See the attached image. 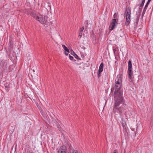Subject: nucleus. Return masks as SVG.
I'll use <instances>...</instances> for the list:
<instances>
[{"label": "nucleus", "mask_w": 153, "mask_h": 153, "mask_svg": "<svg viewBox=\"0 0 153 153\" xmlns=\"http://www.w3.org/2000/svg\"><path fill=\"white\" fill-rule=\"evenodd\" d=\"M145 1V0H141V1Z\"/></svg>", "instance_id": "obj_28"}, {"label": "nucleus", "mask_w": 153, "mask_h": 153, "mask_svg": "<svg viewBox=\"0 0 153 153\" xmlns=\"http://www.w3.org/2000/svg\"><path fill=\"white\" fill-rule=\"evenodd\" d=\"M82 32H80H80H79V36H80V38H81L82 37Z\"/></svg>", "instance_id": "obj_17"}, {"label": "nucleus", "mask_w": 153, "mask_h": 153, "mask_svg": "<svg viewBox=\"0 0 153 153\" xmlns=\"http://www.w3.org/2000/svg\"><path fill=\"white\" fill-rule=\"evenodd\" d=\"M47 16L40 15L38 16L37 20L39 21L42 24H45L47 22Z\"/></svg>", "instance_id": "obj_3"}, {"label": "nucleus", "mask_w": 153, "mask_h": 153, "mask_svg": "<svg viewBox=\"0 0 153 153\" xmlns=\"http://www.w3.org/2000/svg\"><path fill=\"white\" fill-rule=\"evenodd\" d=\"M145 1H141V3L144 4V3H145Z\"/></svg>", "instance_id": "obj_25"}, {"label": "nucleus", "mask_w": 153, "mask_h": 153, "mask_svg": "<svg viewBox=\"0 0 153 153\" xmlns=\"http://www.w3.org/2000/svg\"><path fill=\"white\" fill-rule=\"evenodd\" d=\"M73 153H79L78 151L76 150H74L73 152Z\"/></svg>", "instance_id": "obj_20"}, {"label": "nucleus", "mask_w": 153, "mask_h": 153, "mask_svg": "<svg viewBox=\"0 0 153 153\" xmlns=\"http://www.w3.org/2000/svg\"><path fill=\"white\" fill-rule=\"evenodd\" d=\"M72 55H74V53L73 52V53H72Z\"/></svg>", "instance_id": "obj_30"}, {"label": "nucleus", "mask_w": 153, "mask_h": 153, "mask_svg": "<svg viewBox=\"0 0 153 153\" xmlns=\"http://www.w3.org/2000/svg\"><path fill=\"white\" fill-rule=\"evenodd\" d=\"M30 15L31 16L35 18L36 20H37V19H38V16H37L35 13L33 12L31 13Z\"/></svg>", "instance_id": "obj_9"}, {"label": "nucleus", "mask_w": 153, "mask_h": 153, "mask_svg": "<svg viewBox=\"0 0 153 153\" xmlns=\"http://www.w3.org/2000/svg\"><path fill=\"white\" fill-rule=\"evenodd\" d=\"M62 47L65 50V51L67 52H69V50L64 45H62Z\"/></svg>", "instance_id": "obj_10"}, {"label": "nucleus", "mask_w": 153, "mask_h": 153, "mask_svg": "<svg viewBox=\"0 0 153 153\" xmlns=\"http://www.w3.org/2000/svg\"><path fill=\"white\" fill-rule=\"evenodd\" d=\"M149 4L146 3V5H145V7H144V8L143 9V10L142 13V18H143V17L144 16V15L145 14V13L146 12V10L147 7H148Z\"/></svg>", "instance_id": "obj_7"}, {"label": "nucleus", "mask_w": 153, "mask_h": 153, "mask_svg": "<svg viewBox=\"0 0 153 153\" xmlns=\"http://www.w3.org/2000/svg\"><path fill=\"white\" fill-rule=\"evenodd\" d=\"M115 58L117 59V58L116 57H115Z\"/></svg>", "instance_id": "obj_32"}, {"label": "nucleus", "mask_w": 153, "mask_h": 153, "mask_svg": "<svg viewBox=\"0 0 153 153\" xmlns=\"http://www.w3.org/2000/svg\"><path fill=\"white\" fill-rule=\"evenodd\" d=\"M73 53H74L73 55L75 58H76L78 60H81V59L79 57L78 55L76 54L74 51H73Z\"/></svg>", "instance_id": "obj_11"}, {"label": "nucleus", "mask_w": 153, "mask_h": 153, "mask_svg": "<svg viewBox=\"0 0 153 153\" xmlns=\"http://www.w3.org/2000/svg\"><path fill=\"white\" fill-rule=\"evenodd\" d=\"M139 16H140V15H139V16H137V20H138L139 19Z\"/></svg>", "instance_id": "obj_27"}, {"label": "nucleus", "mask_w": 153, "mask_h": 153, "mask_svg": "<svg viewBox=\"0 0 153 153\" xmlns=\"http://www.w3.org/2000/svg\"><path fill=\"white\" fill-rule=\"evenodd\" d=\"M69 58L71 60H72L74 59V57L73 56L69 55Z\"/></svg>", "instance_id": "obj_19"}, {"label": "nucleus", "mask_w": 153, "mask_h": 153, "mask_svg": "<svg viewBox=\"0 0 153 153\" xmlns=\"http://www.w3.org/2000/svg\"><path fill=\"white\" fill-rule=\"evenodd\" d=\"M103 66L104 64L103 62H102L100 65L98 70L100 72H102L103 71Z\"/></svg>", "instance_id": "obj_8"}, {"label": "nucleus", "mask_w": 153, "mask_h": 153, "mask_svg": "<svg viewBox=\"0 0 153 153\" xmlns=\"http://www.w3.org/2000/svg\"><path fill=\"white\" fill-rule=\"evenodd\" d=\"M84 27L83 26L82 27L80 28V32H82V31H83V30L84 29Z\"/></svg>", "instance_id": "obj_18"}, {"label": "nucleus", "mask_w": 153, "mask_h": 153, "mask_svg": "<svg viewBox=\"0 0 153 153\" xmlns=\"http://www.w3.org/2000/svg\"><path fill=\"white\" fill-rule=\"evenodd\" d=\"M123 126L124 128H126V125L125 123H122Z\"/></svg>", "instance_id": "obj_14"}, {"label": "nucleus", "mask_w": 153, "mask_h": 153, "mask_svg": "<svg viewBox=\"0 0 153 153\" xmlns=\"http://www.w3.org/2000/svg\"><path fill=\"white\" fill-rule=\"evenodd\" d=\"M117 153V151L116 150H115L114 151V152L113 153Z\"/></svg>", "instance_id": "obj_24"}, {"label": "nucleus", "mask_w": 153, "mask_h": 153, "mask_svg": "<svg viewBox=\"0 0 153 153\" xmlns=\"http://www.w3.org/2000/svg\"><path fill=\"white\" fill-rule=\"evenodd\" d=\"M7 86H5V88H7Z\"/></svg>", "instance_id": "obj_29"}, {"label": "nucleus", "mask_w": 153, "mask_h": 153, "mask_svg": "<svg viewBox=\"0 0 153 153\" xmlns=\"http://www.w3.org/2000/svg\"><path fill=\"white\" fill-rule=\"evenodd\" d=\"M132 64L130 60L128 61V77L129 78L131 79L132 81V76L133 74V73L132 71Z\"/></svg>", "instance_id": "obj_4"}, {"label": "nucleus", "mask_w": 153, "mask_h": 153, "mask_svg": "<svg viewBox=\"0 0 153 153\" xmlns=\"http://www.w3.org/2000/svg\"><path fill=\"white\" fill-rule=\"evenodd\" d=\"M65 55L67 56V55H68V54L67 53H66L65 52Z\"/></svg>", "instance_id": "obj_26"}, {"label": "nucleus", "mask_w": 153, "mask_h": 153, "mask_svg": "<svg viewBox=\"0 0 153 153\" xmlns=\"http://www.w3.org/2000/svg\"><path fill=\"white\" fill-rule=\"evenodd\" d=\"M131 8L129 7L126 8L125 12L126 16L125 24L127 26L129 25L131 21Z\"/></svg>", "instance_id": "obj_2"}, {"label": "nucleus", "mask_w": 153, "mask_h": 153, "mask_svg": "<svg viewBox=\"0 0 153 153\" xmlns=\"http://www.w3.org/2000/svg\"><path fill=\"white\" fill-rule=\"evenodd\" d=\"M101 72H100L99 71H98V74H97V76H98V77L99 78L100 77V76H101Z\"/></svg>", "instance_id": "obj_16"}, {"label": "nucleus", "mask_w": 153, "mask_h": 153, "mask_svg": "<svg viewBox=\"0 0 153 153\" xmlns=\"http://www.w3.org/2000/svg\"><path fill=\"white\" fill-rule=\"evenodd\" d=\"M113 50L114 54H115V52L117 51V48L114 47L113 48Z\"/></svg>", "instance_id": "obj_13"}, {"label": "nucleus", "mask_w": 153, "mask_h": 153, "mask_svg": "<svg viewBox=\"0 0 153 153\" xmlns=\"http://www.w3.org/2000/svg\"><path fill=\"white\" fill-rule=\"evenodd\" d=\"M57 150H58V153H67L66 147L65 146H61L59 149H57Z\"/></svg>", "instance_id": "obj_5"}, {"label": "nucleus", "mask_w": 153, "mask_h": 153, "mask_svg": "<svg viewBox=\"0 0 153 153\" xmlns=\"http://www.w3.org/2000/svg\"><path fill=\"white\" fill-rule=\"evenodd\" d=\"M143 5H144V4L141 3V4H140L139 6L140 7H142L143 6Z\"/></svg>", "instance_id": "obj_21"}, {"label": "nucleus", "mask_w": 153, "mask_h": 153, "mask_svg": "<svg viewBox=\"0 0 153 153\" xmlns=\"http://www.w3.org/2000/svg\"><path fill=\"white\" fill-rule=\"evenodd\" d=\"M5 63V60H4L2 59L1 60L0 62V64L2 66H4V64Z\"/></svg>", "instance_id": "obj_12"}, {"label": "nucleus", "mask_w": 153, "mask_h": 153, "mask_svg": "<svg viewBox=\"0 0 153 153\" xmlns=\"http://www.w3.org/2000/svg\"><path fill=\"white\" fill-rule=\"evenodd\" d=\"M115 84L113 85L111 91L114 92V102L113 105V112L115 114H119L121 115L123 114L126 115L127 108L122 96V77L119 75L115 79Z\"/></svg>", "instance_id": "obj_1"}, {"label": "nucleus", "mask_w": 153, "mask_h": 153, "mask_svg": "<svg viewBox=\"0 0 153 153\" xmlns=\"http://www.w3.org/2000/svg\"><path fill=\"white\" fill-rule=\"evenodd\" d=\"M117 23L116 19H112V22L109 26V30H112L114 28L116 24Z\"/></svg>", "instance_id": "obj_6"}, {"label": "nucleus", "mask_w": 153, "mask_h": 153, "mask_svg": "<svg viewBox=\"0 0 153 153\" xmlns=\"http://www.w3.org/2000/svg\"><path fill=\"white\" fill-rule=\"evenodd\" d=\"M139 10H141V9H140V8H139Z\"/></svg>", "instance_id": "obj_31"}, {"label": "nucleus", "mask_w": 153, "mask_h": 153, "mask_svg": "<svg viewBox=\"0 0 153 153\" xmlns=\"http://www.w3.org/2000/svg\"><path fill=\"white\" fill-rule=\"evenodd\" d=\"M151 0H148V1L147 2V3L149 4Z\"/></svg>", "instance_id": "obj_23"}, {"label": "nucleus", "mask_w": 153, "mask_h": 153, "mask_svg": "<svg viewBox=\"0 0 153 153\" xmlns=\"http://www.w3.org/2000/svg\"><path fill=\"white\" fill-rule=\"evenodd\" d=\"M32 71L33 73L35 72V70H34V69H30V72H31V71Z\"/></svg>", "instance_id": "obj_22"}, {"label": "nucleus", "mask_w": 153, "mask_h": 153, "mask_svg": "<svg viewBox=\"0 0 153 153\" xmlns=\"http://www.w3.org/2000/svg\"><path fill=\"white\" fill-rule=\"evenodd\" d=\"M117 17V13H115L114 14V16H113V17L114 18V19H116Z\"/></svg>", "instance_id": "obj_15"}]
</instances>
